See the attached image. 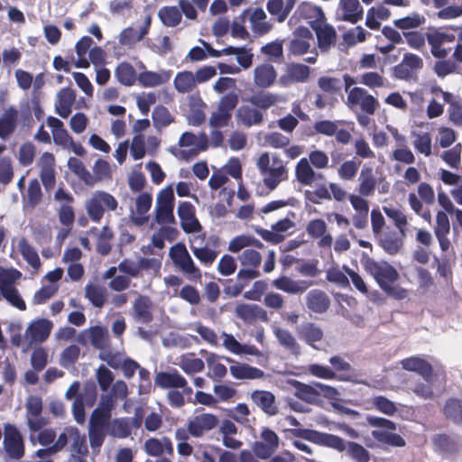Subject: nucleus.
Instances as JSON below:
<instances>
[{
    "instance_id": "obj_63",
    "label": "nucleus",
    "mask_w": 462,
    "mask_h": 462,
    "mask_svg": "<svg viewBox=\"0 0 462 462\" xmlns=\"http://www.w3.org/2000/svg\"><path fill=\"white\" fill-rule=\"evenodd\" d=\"M36 148L31 142L23 143L18 151V161L23 166H29L33 162Z\"/></svg>"
},
{
    "instance_id": "obj_37",
    "label": "nucleus",
    "mask_w": 462,
    "mask_h": 462,
    "mask_svg": "<svg viewBox=\"0 0 462 462\" xmlns=\"http://www.w3.org/2000/svg\"><path fill=\"white\" fill-rule=\"evenodd\" d=\"M171 76L170 70L161 72L145 70L138 74V82L143 88H155L167 83Z\"/></svg>"
},
{
    "instance_id": "obj_5",
    "label": "nucleus",
    "mask_w": 462,
    "mask_h": 462,
    "mask_svg": "<svg viewBox=\"0 0 462 462\" xmlns=\"http://www.w3.org/2000/svg\"><path fill=\"white\" fill-rule=\"evenodd\" d=\"M169 255L176 268H178L188 280L198 281L202 273L195 264L185 245L178 243L170 248Z\"/></svg>"
},
{
    "instance_id": "obj_62",
    "label": "nucleus",
    "mask_w": 462,
    "mask_h": 462,
    "mask_svg": "<svg viewBox=\"0 0 462 462\" xmlns=\"http://www.w3.org/2000/svg\"><path fill=\"white\" fill-rule=\"evenodd\" d=\"M358 82L374 89L385 87L386 79L376 71H369L363 73Z\"/></svg>"
},
{
    "instance_id": "obj_15",
    "label": "nucleus",
    "mask_w": 462,
    "mask_h": 462,
    "mask_svg": "<svg viewBox=\"0 0 462 462\" xmlns=\"http://www.w3.org/2000/svg\"><path fill=\"white\" fill-rule=\"evenodd\" d=\"M151 193L143 192L134 199V207L130 211V218L136 226H143L149 220V211L152 207Z\"/></svg>"
},
{
    "instance_id": "obj_30",
    "label": "nucleus",
    "mask_w": 462,
    "mask_h": 462,
    "mask_svg": "<svg viewBox=\"0 0 462 462\" xmlns=\"http://www.w3.org/2000/svg\"><path fill=\"white\" fill-rule=\"evenodd\" d=\"M236 315L245 322L253 323L256 319L266 321L267 312L258 305L238 304L235 310Z\"/></svg>"
},
{
    "instance_id": "obj_8",
    "label": "nucleus",
    "mask_w": 462,
    "mask_h": 462,
    "mask_svg": "<svg viewBox=\"0 0 462 462\" xmlns=\"http://www.w3.org/2000/svg\"><path fill=\"white\" fill-rule=\"evenodd\" d=\"M174 194L171 188H165L157 196L154 220L159 225H174Z\"/></svg>"
},
{
    "instance_id": "obj_20",
    "label": "nucleus",
    "mask_w": 462,
    "mask_h": 462,
    "mask_svg": "<svg viewBox=\"0 0 462 462\" xmlns=\"http://www.w3.org/2000/svg\"><path fill=\"white\" fill-rule=\"evenodd\" d=\"M152 23L151 15H146L143 24L137 31L133 27L124 29L119 34V43L123 46L132 47L142 41L149 32Z\"/></svg>"
},
{
    "instance_id": "obj_25",
    "label": "nucleus",
    "mask_w": 462,
    "mask_h": 462,
    "mask_svg": "<svg viewBox=\"0 0 462 462\" xmlns=\"http://www.w3.org/2000/svg\"><path fill=\"white\" fill-rule=\"evenodd\" d=\"M328 226L323 219H313L309 222L306 230L309 236L313 238L319 239L318 245L319 247L329 248L332 245V236L328 233Z\"/></svg>"
},
{
    "instance_id": "obj_53",
    "label": "nucleus",
    "mask_w": 462,
    "mask_h": 462,
    "mask_svg": "<svg viewBox=\"0 0 462 462\" xmlns=\"http://www.w3.org/2000/svg\"><path fill=\"white\" fill-rule=\"evenodd\" d=\"M383 210L387 217L393 220L395 226L402 234V236H406V226L408 225V221L405 214L393 206H383Z\"/></svg>"
},
{
    "instance_id": "obj_23",
    "label": "nucleus",
    "mask_w": 462,
    "mask_h": 462,
    "mask_svg": "<svg viewBox=\"0 0 462 462\" xmlns=\"http://www.w3.org/2000/svg\"><path fill=\"white\" fill-rule=\"evenodd\" d=\"M226 361L231 364L229 371L235 379L238 380H253L263 377V372L256 367L250 366L245 364L238 363L230 357H226Z\"/></svg>"
},
{
    "instance_id": "obj_55",
    "label": "nucleus",
    "mask_w": 462,
    "mask_h": 462,
    "mask_svg": "<svg viewBox=\"0 0 462 462\" xmlns=\"http://www.w3.org/2000/svg\"><path fill=\"white\" fill-rule=\"evenodd\" d=\"M22 277V273L14 268L0 267V291L15 287Z\"/></svg>"
},
{
    "instance_id": "obj_3",
    "label": "nucleus",
    "mask_w": 462,
    "mask_h": 462,
    "mask_svg": "<svg viewBox=\"0 0 462 462\" xmlns=\"http://www.w3.org/2000/svg\"><path fill=\"white\" fill-rule=\"evenodd\" d=\"M208 143V136L204 133L195 134L185 132L180 135L178 146H171L169 152L178 159L188 160L207 150Z\"/></svg>"
},
{
    "instance_id": "obj_34",
    "label": "nucleus",
    "mask_w": 462,
    "mask_h": 462,
    "mask_svg": "<svg viewBox=\"0 0 462 462\" xmlns=\"http://www.w3.org/2000/svg\"><path fill=\"white\" fill-rule=\"evenodd\" d=\"M404 237L400 232L387 230L380 235L379 244L387 254L393 255L402 249Z\"/></svg>"
},
{
    "instance_id": "obj_7",
    "label": "nucleus",
    "mask_w": 462,
    "mask_h": 462,
    "mask_svg": "<svg viewBox=\"0 0 462 462\" xmlns=\"http://www.w3.org/2000/svg\"><path fill=\"white\" fill-rule=\"evenodd\" d=\"M346 104L350 109L359 108L366 115H374L380 107L379 101L360 87H354L349 90Z\"/></svg>"
},
{
    "instance_id": "obj_40",
    "label": "nucleus",
    "mask_w": 462,
    "mask_h": 462,
    "mask_svg": "<svg viewBox=\"0 0 462 462\" xmlns=\"http://www.w3.org/2000/svg\"><path fill=\"white\" fill-rule=\"evenodd\" d=\"M16 246L23 258L33 269L39 270L41 267V260L37 251L29 244L23 236L18 237L15 241Z\"/></svg>"
},
{
    "instance_id": "obj_4",
    "label": "nucleus",
    "mask_w": 462,
    "mask_h": 462,
    "mask_svg": "<svg viewBox=\"0 0 462 462\" xmlns=\"http://www.w3.org/2000/svg\"><path fill=\"white\" fill-rule=\"evenodd\" d=\"M366 420L370 426L378 428L372 431V436L377 441L393 447L405 446V440L400 435L393 432L396 430V424L393 421L372 415L366 416Z\"/></svg>"
},
{
    "instance_id": "obj_6",
    "label": "nucleus",
    "mask_w": 462,
    "mask_h": 462,
    "mask_svg": "<svg viewBox=\"0 0 462 462\" xmlns=\"http://www.w3.org/2000/svg\"><path fill=\"white\" fill-rule=\"evenodd\" d=\"M117 207L118 202L116 198L105 191L95 192L91 198L86 201L88 215L95 222L101 220L105 209L115 211Z\"/></svg>"
},
{
    "instance_id": "obj_42",
    "label": "nucleus",
    "mask_w": 462,
    "mask_h": 462,
    "mask_svg": "<svg viewBox=\"0 0 462 462\" xmlns=\"http://www.w3.org/2000/svg\"><path fill=\"white\" fill-rule=\"evenodd\" d=\"M18 117V111L16 108L11 106L7 108L0 116V138L5 139L16 128V122Z\"/></svg>"
},
{
    "instance_id": "obj_50",
    "label": "nucleus",
    "mask_w": 462,
    "mask_h": 462,
    "mask_svg": "<svg viewBox=\"0 0 462 462\" xmlns=\"http://www.w3.org/2000/svg\"><path fill=\"white\" fill-rule=\"evenodd\" d=\"M158 17L163 25L176 27L180 23L182 14L177 6L166 5L159 9Z\"/></svg>"
},
{
    "instance_id": "obj_12",
    "label": "nucleus",
    "mask_w": 462,
    "mask_h": 462,
    "mask_svg": "<svg viewBox=\"0 0 462 462\" xmlns=\"http://www.w3.org/2000/svg\"><path fill=\"white\" fill-rule=\"evenodd\" d=\"M53 328V323L47 319H38L29 324L24 337L32 344H41L47 340Z\"/></svg>"
},
{
    "instance_id": "obj_44",
    "label": "nucleus",
    "mask_w": 462,
    "mask_h": 462,
    "mask_svg": "<svg viewBox=\"0 0 462 462\" xmlns=\"http://www.w3.org/2000/svg\"><path fill=\"white\" fill-rule=\"evenodd\" d=\"M273 330L282 346L294 355L300 353V345L291 331L280 327H273Z\"/></svg>"
},
{
    "instance_id": "obj_32",
    "label": "nucleus",
    "mask_w": 462,
    "mask_h": 462,
    "mask_svg": "<svg viewBox=\"0 0 462 462\" xmlns=\"http://www.w3.org/2000/svg\"><path fill=\"white\" fill-rule=\"evenodd\" d=\"M273 284L277 290L290 294H301L311 285L308 281H295L287 276H282L274 280Z\"/></svg>"
},
{
    "instance_id": "obj_45",
    "label": "nucleus",
    "mask_w": 462,
    "mask_h": 462,
    "mask_svg": "<svg viewBox=\"0 0 462 462\" xmlns=\"http://www.w3.org/2000/svg\"><path fill=\"white\" fill-rule=\"evenodd\" d=\"M175 364L187 374L202 372L205 368L203 360L195 357L193 354L180 356Z\"/></svg>"
},
{
    "instance_id": "obj_31",
    "label": "nucleus",
    "mask_w": 462,
    "mask_h": 462,
    "mask_svg": "<svg viewBox=\"0 0 462 462\" xmlns=\"http://www.w3.org/2000/svg\"><path fill=\"white\" fill-rule=\"evenodd\" d=\"M299 337L310 346L317 348L316 342L323 338L324 333L321 328L312 322H304L296 328Z\"/></svg>"
},
{
    "instance_id": "obj_21",
    "label": "nucleus",
    "mask_w": 462,
    "mask_h": 462,
    "mask_svg": "<svg viewBox=\"0 0 462 462\" xmlns=\"http://www.w3.org/2000/svg\"><path fill=\"white\" fill-rule=\"evenodd\" d=\"M251 401L269 416L278 413L276 399L273 393L264 390H254L250 393Z\"/></svg>"
},
{
    "instance_id": "obj_51",
    "label": "nucleus",
    "mask_w": 462,
    "mask_h": 462,
    "mask_svg": "<svg viewBox=\"0 0 462 462\" xmlns=\"http://www.w3.org/2000/svg\"><path fill=\"white\" fill-rule=\"evenodd\" d=\"M178 230L171 225H161V227L152 235V245L159 249L165 245V240L173 241L176 239Z\"/></svg>"
},
{
    "instance_id": "obj_52",
    "label": "nucleus",
    "mask_w": 462,
    "mask_h": 462,
    "mask_svg": "<svg viewBox=\"0 0 462 462\" xmlns=\"http://www.w3.org/2000/svg\"><path fill=\"white\" fill-rule=\"evenodd\" d=\"M262 247L263 243L255 237L249 235H240L230 240L228 244V251L232 253H238L246 247Z\"/></svg>"
},
{
    "instance_id": "obj_17",
    "label": "nucleus",
    "mask_w": 462,
    "mask_h": 462,
    "mask_svg": "<svg viewBox=\"0 0 462 462\" xmlns=\"http://www.w3.org/2000/svg\"><path fill=\"white\" fill-rule=\"evenodd\" d=\"M177 211L181 227L186 233L199 234L200 232L201 226L195 217L194 207L189 202L180 203Z\"/></svg>"
},
{
    "instance_id": "obj_58",
    "label": "nucleus",
    "mask_w": 462,
    "mask_h": 462,
    "mask_svg": "<svg viewBox=\"0 0 462 462\" xmlns=\"http://www.w3.org/2000/svg\"><path fill=\"white\" fill-rule=\"evenodd\" d=\"M85 295L95 307L100 308L105 303V289L97 284H88Z\"/></svg>"
},
{
    "instance_id": "obj_48",
    "label": "nucleus",
    "mask_w": 462,
    "mask_h": 462,
    "mask_svg": "<svg viewBox=\"0 0 462 462\" xmlns=\"http://www.w3.org/2000/svg\"><path fill=\"white\" fill-rule=\"evenodd\" d=\"M131 423L127 418H118L110 420L106 425V432L118 439H125L131 435Z\"/></svg>"
},
{
    "instance_id": "obj_27",
    "label": "nucleus",
    "mask_w": 462,
    "mask_h": 462,
    "mask_svg": "<svg viewBox=\"0 0 462 462\" xmlns=\"http://www.w3.org/2000/svg\"><path fill=\"white\" fill-rule=\"evenodd\" d=\"M401 365L404 370L417 373L426 382H429L433 371L431 365L420 356L404 358L401 361Z\"/></svg>"
},
{
    "instance_id": "obj_38",
    "label": "nucleus",
    "mask_w": 462,
    "mask_h": 462,
    "mask_svg": "<svg viewBox=\"0 0 462 462\" xmlns=\"http://www.w3.org/2000/svg\"><path fill=\"white\" fill-rule=\"evenodd\" d=\"M204 235H197L193 239H190V250L193 255L199 261L201 264L211 265L217 256V252L207 246H197L195 243L197 240L203 241Z\"/></svg>"
},
{
    "instance_id": "obj_61",
    "label": "nucleus",
    "mask_w": 462,
    "mask_h": 462,
    "mask_svg": "<svg viewBox=\"0 0 462 462\" xmlns=\"http://www.w3.org/2000/svg\"><path fill=\"white\" fill-rule=\"evenodd\" d=\"M371 403L378 411L388 416H393L397 411L396 404L383 396L372 398Z\"/></svg>"
},
{
    "instance_id": "obj_24",
    "label": "nucleus",
    "mask_w": 462,
    "mask_h": 462,
    "mask_svg": "<svg viewBox=\"0 0 462 462\" xmlns=\"http://www.w3.org/2000/svg\"><path fill=\"white\" fill-rule=\"evenodd\" d=\"M76 100V92L70 88H63L57 94L55 101V112L62 118H67L71 114L72 106Z\"/></svg>"
},
{
    "instance_id": "obj_14",
    "label": "nucleus",
    "mask_w": 462,
    "mask_h": 462,
    "mask_svg": "<svg viewBox=\"0 0 462 462\" xmlns=\"http://www.w3.org/2000/svg\"><path fill=\"white\" fill-rule=\"evenodd\" d=\"M4 448L14 459L21 458L24 454L23 438L14 426L6 425L5 428Z\"/></svg>"
},
{
    "instance_id": "obj_26",
    "label": "nucleus",
    "mask_w": 462,
    "mask_h": 462,
    "mask_svg": "<svg viewBox=\"0 0 462 462\" xmlns=\"http://www.w3.org/2000/svg\"><path fill=\"white\" fill-rule=\"evenodd\" d=\"M310 69L301 63H291L287 68V74L280 78V84L286 87L291 83L305 82L310 78Z\"/></svg>"
},
{
    "instance_id": "obj_57",
    "label": "nucleus",
    "mask_w": 462,
    "mask_h": 462,
    "mask_svg": "<svg viewBox=\"0 0 462 462\" xmlns=\"http://www.w3.org/2000/svg\"><path fill=\"white\" fill-rule=\"evenodd\" d=\"M426 19L423 15L413 13L411 15L396 19L393 24L400 30L416 29L425 23Z\"/></svg>"
},
{
    "instance_id": "obj_33",
    "label": "nucleus",
    "mask_w": 462,
    "mask_h": 462,
    "mask_svg": "<svg viewBox=\"0 0 462 462\" xmlns=\"http://www.w3.org/2000/svg\"><path fill=\"white\" fill-rule=\"evenodd\" d=\"M143 449L151 457H161L163 453L172 455L173 453L172 443L167 437L148 439L143 444Z\"/></svg>"
},
{
    "instance_id": "obj_54",
    "label": "nucleus",
    "mask_w": 462,
    "mask_h": 462,
    "mask_svg": "<svg viewBox=\"0 0 462 462\" xmlns=\"http://www.w3.org/2000/svg\"><path fill=\"white\" fill-rule=\"evenodd\" d=\"M117 271L116 267H110L105 273L104 278L111 280L108 284L110 289L116 291H122L129 287L131 281L127 276L116 275Z\"/></svg>"
},
{
    "instance_id": "obj_39",
    "label": "nucleus",
    "mask_w": 462,
    "mask_h": 462,
    "mask_svg": "<svg viewBox=\"0 0 462 462\" xmlns=\"http://www.w3.org/2000/svg\"><path fill=\"white\" fill-rule=\"evenodd\" d=\"M289 383L294 387L295 389V396L299 399L308 402V403H316L319 398V389L316 387L315 383L310 384H306L300 383L297 380H291Z\"/></svg>"
},
{
    "instance_id": "obj_43",
    "label": "nucleus",
    "mask_w": 462,
    "mask_h": 462,
    "mask_svg": "<svg viewBox=\"0 0 462 462\" xmlns=\"http://www.w3.org/2000/svg\"><path fill=\"white\" fill-rule=\"evenodd\" d=\"M266 14L262 8H255L250 14V23L253 32L257 35L268 33L273 25L266 21Z\"/></svg>"
},
{
    "instance_id": "obj_49",
    "label": "nucleus",
    "mask_w": 462,
    "mask_h": 462,
    "mask_svg": "<svg viewBox=\"0 0 462 462\" xmlns=\"http://www.w3.org/2000/svg\"><path fill=\"white\" fill-rule=\"evenodd\" d=\"M116 79L124 86H133L138 80V75L129 62L124 61L117 65L115 69Z\"/></svg>"
},
{
    "instance_id": "obj_47",
    "label": "nucleus",
    "mask_w": 462,
    "mask_h": 462,
    "mask_svg": "<svg viewBox=\"0 0 462 462\" xmlns=\"http://www.w3.org/2000/svg\"><path fill=\"white\" fill-rule=\"evenodd\" d=\"M411 136L413 138L412 145L416 152L425 157H430L432 154V138L430 134L427 132H412Z\"/></svg>"
},
{
    "instance_id": "obj_22",
    "label": "nucleus",
    "mask_w": 462,
    "mask_h": 462,
    "mask_svg": "<svg viewBox=\"0 0 462 462\" xmlns=\"http://www.w3.org/2000/svg\"><path fill=\"white\" fill-rule=\"evenodd\" d=\"M295 14L299 19L306 20L311 29L316 24L326 21L322 8L309 2H302L298 6Z\"/></svg>"
},
{
    "instance_id": "obj_19",
    "label": "nucleus",
    "mask_w": 462,
    "mask_h": 462,
    "mask_svg": "<svg viewBox=\"0 0 462 462\" xmlns=\"http://www.w3.org/2000/svg\"><path fill=\"white\" fill-rule=\"evenodd\" d=\"M317 37L319 49L323 51H328L337 42V32L335 28L327 23L326 21L316 24L312 28Z\"/></svg>"
},
{
    "instance_id": "obj_16",
    "label": "nucleus",
    "mask_w": 462,
    "mask_h": 462,
    "mask_svg": "<svg viewBox=\"0 0 462 462\" xmlns=\"http://www.w3.org/2000/svg\"><path fill=\"white\" fill-rule=\"evenodd\" d=\"M426 39L430 46L431 54L437 59H445L448 54V50L442 48V45L454 42L455 35L433 29L426 33Z\"/></svg>"
},
{
    "instance_id": "obj_29",
    "label": "nucleus",
    "mask_w": 462,
    "mask_h": 462,
    "mask_svg": "<svg viewBox=\"0 0 462 462\" xmlns=\"http://www.w3.org/2000/svg\"><path fill=\"white\" fill-rule=\"evenodd\" d=\"M152 301L145 295L138 294L133 302L134 318L142 323H148L152 319Z\"/></svg>"
},
{
    "instance_id": "obj_35",
    "label": "nucleus",
    "mask_w": 462,
    "mask_h": 462,
    "mask_svg": "<svg viewBox=\"0 0 462 462\" xmlns=\"http://www.w3.org/2000/svg\"><path fill=\"white\" fill-rule=\"evenodd\" d=\"M306 305L310 310L320 314L328 310L330 300L324 291L320 290H311L306 295Z\"/></svg>"
},
{
    "instance_id": "obj_13",
    "label": "nucleus",
    "mask_w": 462,
    "mask_h": 462,
    "mask_svg": "<svg viewBox=\"0 0 462 462\" xmlns=\"http://www.w3.org/2000/svg\"><path fill=\"white\" fill-rule=\"evenodd\" d=\"M78 342L81 345H91L97 349H105L108 346L107 330L100 326L91 327L83 330L78 336Z\"/></svg>"
},
{
    "instance_id": "obj_41",
    "label": "nucleus",
    "mask_w": 462,
    "mask_h": 462,
    "mask_svg": "<svg viewBox=\"0 0 462 462\" xmlns=\"http://www.w3.org/2000/svg\"><path fill=\"white\" fill-rule=\"evenodd\" d=\"M222 357L214 353H208L206 356V362L208 368V376L214 381H220L227 374V368L221 363Z\"/></svg>"
},
{
    "instance_id": "obj_59",
    "label": "nucleus",
    "mask_w": 462,
    "mask_h": 462,
    "mask_svg": "<svg viewBox=\"0 0 462 462\" xmlns=\"http://www.w3.org/2000/svg\"><path fill=\"white\" fill-rule=\"evenodd\" d=\"M240 264L245 267L256 269L262 262V255L254 249H245L239 255Z\"/></svg>"
},
{
    "instance_id": "obj_10",
    "label": "nucleus",
    "mask_w": 462,
    "mask_h": 462,
    "mask_svg": "<svg viewBox=\"0 0 462 462\" xmlns=\"http://www.w3.org/2000/svg\"><path fill=\"white\" fill-rule=\"evenodd\" d=\"M219 419L213 413H201L190 418L187 422L188 432L193 438H202L217 428Z\"/></svg>"
},
{
    "instance_id": "obj_28",
    "label": "nucleus",
    "mask_w": 462,
    "mask_h": 462,
    "mask_svg": "<svg viewBox=\"0 0 462 462\" xmlns=\"http://www.w3.org/2000/svg\"><path fill=\"white\" fill-rule=\"evenodd\" d=\"M277 79V72L270 63L257 65L254 69V82L262 88H270Z\"/></svg>"
},
{
    "instance_id": "obj_11",
    "label": "nucleus",
    "mask_w": 462,
    "mask_h": 462,
    "mask_svg": "<svg viewBox=\"0 0 462 462\" xmlns=\"http://www.w3.org/2000/svg\"><path fill=\"white\" fill-rule=\"evenodd\" d=\"M313 42V34L309 28L304 26L297 27L293 32L291 39L287 44L289 55L301 56L310 51L311 42Z\"/></svg>"
},
{
    "instance_id": "obj_64",
    "label": "nucleus",
    "mask_w": 462,
    "mask_h": 462,
    "mask_svg": "<svg viewBox=\"0 0 462 462\" xmlns=\"http://www.w3.org/2000/svg\"><path fill=\"white\" fill-rule=\"evenodd\" d=\"M441 176H442V180L445 183L456 186L451 190V195L458 204L462 205V179L460 178V175H441Z\"/></svg>"
},
{
    "instance_id": "obj_60",
    "label": "nucleus",
    "mask_w": 462,
    "mask_h": 462,
    "mask_svg": "<svg viewBox=\"0 0 462 462\" xmlns=\"http://www.w3.org/2000/svg\"><path fill=\"white\" fill-rule=\"evenodd\" d=\"M345 450L356 462H369L370 460L369 452L356 442H347Z\"/></svg>"
},
{
    "instance_id": "obj_18",
    "label": "nucleus",
    "mask_w": 462,
    "mask_h": 462,
    "mask_svg": "<svg viewBox=\"0 0 462 462\" xmlns=\"http://www.w3.org/2000/svg\"><path fill=\"white\" fill-rule=\"evenodd\" d=\"M221 337L223 339V347L231 354L236 356H260L262 355L261 351L258 348H256L254 345L241 344L236 339V337L232 334L222 332Z\"/></svg>"
},
{
    "instance_id": "obj_36",
    "label": "nucleus",
    "mask_w": 462,
    "mask_h": 462,
    "mask_svg": "<svg viewBox=\"0 0 462 462\" xmlns=\"http://www.w3.org/2000/svg\"><path fill=\"white\" fill-rule=\"evenodd\" d=\"M154 383L162 389H179L187 384V380L177 371L159 372L154 378Z\"/></svg>"
},
{
    "instance_id": "obj_9",
    "label": "nucleus",
    "mask_w": 462,
    "mask_h": 462,
    "mask_svg": "<svg viewBox=\"0 0 462 462\" xmlns=\"http://www.w3.org/2000/svg\"><path fill=\"white\" fill-rule=\"evenodd\" d=\"M364 266L365 271L374 278L381 289L399 279L396 269L387 262L368 258L365 261Z\"/></svg>"
},
{
    "instance_id": "obj_2",
    "label": "nucleus",
    "mask_w": 462,
    "mask_h": 462,
    "mask_svg": "<svg viewBox=\"0 0 462 462\" xmlns=\"http://www.w3.org/2000/svg\"><path fill=\"white\" fill-rule=\"evenodd\" d=\"M217 75L214 66L204 65L194 73L190 70L179 71L174 79L173 86L180 94H188L196 90L199 84H203Z\"/></svg>"
},
{
    "instance_id": "obj_56",
    "label": "nucleus",
    "mask_w": 462,
    "mask_h": 462,
    "mask_svg": "<svg viewBox=\"0 0 462 462\" xmlns=\"http://www.w3.org/2000/svg\"><path fill=\"white\" fill-rule=\"evenodd\" d=\"M152 118L153 125L156 128L166 127L174 122V117L171 116L169 109L162 105L155 106Z\"/></svg>"
},
{
    "instance_id": "obj_46",
    "label": "nucleus",
    "mask_w": 462,
    "mask_h": 462,
    "mask_svg": "<svg viewBox=\"0 0 462 462\" xmlns=\"http://www.w3.org/2000/svg\"><path fill=\"white\" fill-rule=\"evenodd\" d=\"M342 7V19L356 23L363 17V8L358 0H340Z\"/></svg>"
},
{
    "instance_id": "obj_1",
    "label": "nucleus",
    "mask_w": 462,
    "mask_h": 462,
    "mask_svg": "<svg viewBox=\"0 0 462 462\" xmlns=\"http://www.w3.org/2000/svg\"><path fill=\"white\" fill-rule=\"evenodd\" d=\"M246 102L248 104L238 107L236 116L240 125L251 127L263 123L264 114L280 102V97L275 93L262 90L248 97Z\"/></svg>"
}]
</instances>
